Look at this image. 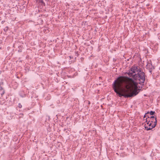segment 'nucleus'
Returning <instances> with one entry per match:
<instances>
[{"mask_svg": "<svg viewBox=\"0 0 160 160\" xmlns=\"http://www.w3.org/2000/svg\"><path fill=\"white\" fill-rule=\"evenodd\" d=\"M114 92L120 97H130V78L125 76L118 77L112 84Z\"/></svg>", "mask_w": 160, "mask_h": 160, "instance_id": "f257e3e1", "label": "nucleus"}, {"mask_svg": "<svg viewBox=\"0 0 160 160\" xmlns=\"http://www.w3.org/2000/svg\"><path fill=\"white\" fill-rule=\"evenodd\" d=\"M144 73L140 72L139 73L132 74L131 72V86L133 85H138V83H143L145 81Z\"/></svg>", "mask_w": 160, "mask_h": 160, "instance_id": "f03ea898", "label": "nucleus"}, {"mask_svg": "<svg viewBox=\"0 0 160 160\" xmlns=\"http://www.w3.org/2000/svg\"><path fill=\"white\" fill-rule=\"evenodd\" d=\"M138 85H133L131 86V97H134L137 95L141 89L138 88Z\"/></svg>", "mask_w": 160, "mask_h": 160, "instance_id": "7ed1b4c3", "label": "nucleus"}, {"mask_svg": "<svg viewBox=\"0 0 160 160\" xmlns=\"http://www.w3.org/2000/svg\"><path fill=\"white\" fill-rule=\"evenodd\" d=\"M141 71L140 67L137 66H133L131 68V72L132 74L139 73Z\"/></svg>", "mask_w": 160, "mask_h": 160, "instance_id": "20e7f679", "label": "nucleus"}, {"mask_svg": "<svg viewBox=\"0 0 160 160\" xmlns=\"http://www.w3.org/2000/svg\"><path fill=\"white\" fill-rule=\"evenodd\" d=\"M146 119H148V122L153 123H154L153 124L152 128H154L155 127L157 123V120L156 117L155 118L153 116H151L150 117L148 116V118H147Z\"/></svg>", "mask_w": 160, "mask_h": 160, "instance_id": "39448f33", "label": "nucleus"}, {"mask_svg": "<svg viewBox=\"0 0 160 160\" xmlns=\"http://www.w3.org/2000/svg\"><path fill=\"white\" fill-rule=\"evenodd\" d=\"M145 122L147 123V125H148V126H146V124H145L144 125V128L147 131L151 130L153 128H152V125H153V124L154 123H153L152 122L151 123V122H148V120L147 119H146V121Z\"/></svg>", "mask_w": 160, "mask_h": 160, "instance_id": "423d86ee", "label": "nucleus"}, {"mask_svg": "<svg viewBox=\"0 0 160 160\" xmlns=\"http://www.w3.org/2000/svg\"><path fill=\"white\" fill-rule=\"evenodd\" d=\"M146 67L147 68H148L149 69H152V66L151 63V62L150 61L149 62H148L147 63V64L146 65Z\"/></svg>", "mask_w": 160, "mask_h": 160, "instance_id": "0eeeda50", "label": "nucleus"}, {"mask_svg": "<svg viewBox=\"0 0 160 160\" xmlns=\"http://www.w3.org/2000/svg\"><path fill=\"white\" fill-rule=\"evenodd\" d=\"M39 2L41 3V4L43 6H45V3L42 0H39Z\"/></svg>", "mask_w": 160, "mask_h": 160, "instance_id": "6e6552de", "label": "nucleus"}, {"mask_svg": "<svg viewBox=\"0 0 160 160\" xmlns=\"http://www.w3.org/2000/svg\"><path fill=\"white\" fill-rule=\"evenodd\" d=\"M123 74L125 75L126 74H128L129 76L130 75V71L129 70L128 72H125L123 73Z\"/></svg>", "mask_w": 160, "mask_h": 160, "instance_id": "1a4fd4ad", "label": "nucleus"}, {"mask_svg": "<svg viewBox=\"0 0 160 160\" xmlns=\"http://www.w3.org/2000/svg\"><path fill=\"white\" fill-rule=\"evenodd\" d=\"M150 114L151 115H153L155 113L154 111H151L150 112Z\"/></svg>", "mask_w": 160, "mask_h": 160, "instance_id": "9d476101", "label": "nucleus"}, {"mask_svg": "<svg viewBox=\"0 0 160 160\" xmlns=\"http://www.w3.org/2000/svg\"><path fill=\"white\" fill-rule=\"evenodd\" d=\"M8 27H6L4 29V30L5 31V32H6L8 30Z\"/></svg>", "mask_w": 160, "mask_h": 160, "instance_id": "9b49d317", "label": "nucleus"}, {"mask_svg": "<svg viewBox=\"0 0 160 160\" xmlns=\"http://www.w3.org/2000/svg\"><path fill=\"white\" fill-rule=\"evenodd\" d=\"M18 107L19 108H21L22 107V105L21 103H19L18 104Z\"/></svg>", "mask_w": 160, "mask_h": 160, "instance_id": "f8f14e48", "label": "nucleus"}, {"mask_svg": "<svg viewBox=\"0 0 160 160\" xmlns=\"http://www.w3.org/2000/svg\"><path fill=\"white\" fill-rule=\"evenodd\" d=\"M4 90L3 88L1 86H0V92Z\"/></svg>", "mask_w": 160, "mask_h": 160, "instance_id": "ddd939ff", "label": "nucleus"}, {"mask_svg": "<svg viewBox=\"0 0 160 160\" xmlns=\"http://www.w3.org/2000/svg\"><path fill=\"white\" fill-rule=\"evenodd\" d=\"M2 92L1 93V96H2L5 93V91L4 90H3V91H2Z\"/></svg>", "mask_w": 160, "mask_h": 160, "instance_id": "4468645a", "label": "nucleus"}, {"mask_svg": "<svg viewBox=\"0 0 160 160\" xmlns=\"http://www.w3.org/2000/svg\"><path fill=\"white\" fill-rule=\"evenodd\" d=\"M149 113V112H148L147 113H145V115L144 116V118H145L146 117H147V114H148Z\"/></svg>", "mask_w": 160, "mask_h": 160, "instance_id": "2eb2a0df", "label": "nucleus"}]
</instances>
